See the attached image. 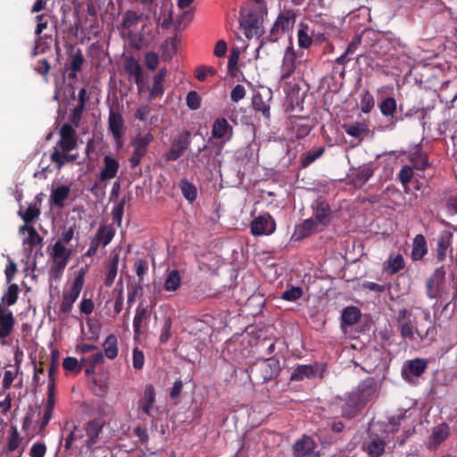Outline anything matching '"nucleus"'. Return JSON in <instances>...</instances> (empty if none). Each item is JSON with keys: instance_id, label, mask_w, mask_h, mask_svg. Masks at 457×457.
<instances>
[{"instance_id": "nucleus-19", "label": "nucleus", "mask_w": 457, "mask_h": 457, "mask_svg": "<svg viewBox=\"0 0 457 457\" xmlns=\"http://www.w3.org/2000/svg\"><path fill=\"white\" fill-rule=\"evenodd\" d=\"M313 219L320 226H327L329 223L331 210L329 204L326 201H316L312 204Z\"/></svg>"}, {"instance_id": "nucleus-30", "label": "nucleus", "mask_w": 457, "mask_h": 457, "mask_svg": "<svg viewBox=\"0 0 457 457\" xmlns=\"http://www.w3.org/2000/svg\"><path fill=\"white\" fill-rule=\"evenodd\" d=\"M154 135L151 132L136 137L131 141L133 152L145 156L147 153L148 146L154 141Z\"/></svg>"}, {"instance_id": "nucleus-27", "label": "nucleus", "mask_w": 457, "mask_h": 457, "mask_svg": "<svg viewBox=\"0 0 457 457\" xmlns=\"http://www.w3.org/2000/svg\"><path fill=\"white\" fill-rule=\"evenodd\" d=\"M317 368L312 365L299 364L290 375L291 381H302L305 378L310 379L316 376Z\"/></svg>"}, {"instance_id": "nucleus-35", "label": "nucleus", "mask_w": 457, "mask_h": 457, "mask_svg": "<svg viewBox=\"0 0 457 457\" xmlns=\"http://www.w3.org/2000/svg\"><path fill=\"white\" fill-rule=\"evenodd\" d=\"M151 312L148 311L147 307H144L139 304L136 310V314L133 320V328L135 335H139L141 333V327L143 322L146 323L150 319Z\"/></svg>"}, {"instance_id": "nucleus-47", "label": "nucleus", "mask_w": 457, "mask_h": 457, "mask_svg": "<svg viewBox=\"0 0 457 457\" xmlns=\"http://www.w3.org/2000/svg\"><path fill=\"white\" fill-rule=\"evenodd\" d=\"M252 104L253 110L261 112L264 118L269 119L270 117V105L262 99L261 95L253 97Z\"/></svg>"}, {"instance_id": "nucleus-60", "label": "nucleus", "mask_w": 457, "mask_h": 457, "mask_svg": "<svg viewBox=\"0 0 457 457\" xmlns=\"http://www.w3.org/2000/svg\"><path fill=\"white\" fill-rule=\"evenodd\" d=\"M84 110L85 106L82 105H77L73 109L72 113L70 116V124H71L72 127L78 128L79 126Z\"/></svg>"}, {"instance_id": "nucleus-53", "label": "nucleus", "mask_w": 457, "mask_h": 457, "mask_svg": "<svg viewBox=\"0 0 457 457\" xmlns=\"http://www.w3.org/2000/svg\"><path fill=\"white\" fill-rule=\"evenodd\" d=\"M40 215V210L36 205H29L21 214L22 220L26 224L32 223Z\"/></svg>"}, {"instance_id": "nucleus-39", "label": "nucleus", "mask_w": 457, "mask_h": 457, "mask_svg": "<svg viewBox=\"0 0 457 457\" xmlns=\"http://www.w3.org/2000/svg\"><path fill=\"white\" fill-rule=\"evenodd\" d=\"M104 355L110 359L113 360L118 355V339L117 337L113 334H110L104 340Z\"/></svg>"}, {"instance_id": "nucleus-46", "label": "nucleus", "mask_w": 457, "mask_h": 457, "mask_svg": "<svg viewBox=\"0 0 457 457\" xmlns=\"http://www.w3.org/2000/svg\"><path fill=\"white\" fill-rule=\"evenodd\" d=\"M404 267V260L402 254H390L387 260L386 269L390 274H395Z\"/></svg>"}, {"instance_id": "nucleus-36", "label": "nucleus", "mask_w": 457, "mask_h": 457, "mask_svg": "<svg viewBox=\"0 0 457 457\" xmlns=\"http://www.w3.org/2000/svg\"><path fill=\"white\" fill-rule=\"evenodd\" d=\"M71 189L68 186L62 185L52 190L50 200L57 207H63L64 201L69 197Z\"/></svg>"}, {"instance_id": "nucleus-8", "label": "nucleus", "mask_w": 457, "mask_h": 457, "mask_svg": "<svg viewBox=\"0 0 457 457\" xmlns=\"http://www.w3.org/2000/svg\"><path fill=\"white\" fill-rule=\"evenodd\" d=\"M293 454L295 457H320L317 450V444L309 436L303 435L293 445Z\"/></svg>"}, {"instance_id": "nucleus-50", "label": "nucleus", "mask_w": 457, "mask_h": 457, "mask_svg": "<svg viewBox=\"0 0 457 457\" xmlns=\"http://www.w3.org/2000/svg\"><path fill=\"white\" fill-rule=\"evenodd\" d=\"M85 430L80 429L77 427H74L73 430L69 434L67 438L65 439L64 447L66 450L71 449L73 442L75 441H82L84 443V440L86 438V434H84Z\"/></svg>"}, {"instance_id": "nucleus-11", "label": "nucleus", "mask_w": 457, "mask_h": 457, "mask_svg": "<svg viewBox=\"0 0 457 457\" xmlns=\"http://www.w3.org/2000/svg\"><path fill=\"white\" fill-rule=\"evenodd\" d=\"M276 229V223L270 214L261 215L251 222L253 236L270 235Z\"/></svg>"}, {"instance_id": "nucleus-38", "label": "nucleus", "mask_w": 457, "mask_h": 457, "mask_svg": "<svg viewBox=\"0 0 457 457\" xmlns=\"http://www.w3.org/2000/svg\"><path fill=\"white\" fill-rule=\"evenodd\" d=\"M179 187L188 203H193L197 197L196 187L187 179H182L179 183Z\"/></svg>"}, {"instance_id": "nucleus-43", "label": "nucleus", "mask_w": 457, "mask_h": 457, "mask_svg": "<svg viewBox=\"0 0 457 457\" xmlns=\"http://www.w3.org/2000/svg\"><path fill=\"white\" fill-rule=\"evenodd\" d=\"M181 278L177 270H170L164 281V289L169 292H174L180 287Z\"/></svg>"}, {"instance_id": "nucleus-12", "label": "nucleus", "mask_w": 457, "mask_h": 457, "mask_svg": "<svg viewBox=\"0 0 457 457\" xmlns=\"http://www.w3.org/2000/svg\"><path fill=\"white\" fill-rule=\"evenodd\" d=\"M234 129L228 121L223 118H217L212 126V137L215 139H220L222 143L231 140L233 137Z\"/></svg>"}, {"instance_id": "nucleus-1", "label": "nucleus", "mask_w": 457, "mask_h": 457, "mask_svg": "<svg viewBox=\"0 0 457 457\" xmlns=\"http://www.w3.org/2000/svg\"><path fill=\"white\" fill-rule=\"evenodd\" d=\"M418 309L422 312L423 320L428 324V327L423 329V324L417 321L414 326L411 319L412 313L409 310L403 308L398 311L396 317L401 337L404 339L412 341L414 339V335L416 334L420 340H427L429 343L435 342L436 340L437 329L433 325L430 312L428 309Z\"/></svg>"}, {"instance_id": "nucleus-44", "label": "nucleus", "mask_w": 457, "mask_h": 457, "mask_svg": "<svg viewBox=\"0 0 457 457\" xmlns=\"http://www.w3.org/2000/svg\"><path fill=\"white\" fill-rule=\"evenodd\" d=\"M142 12L130 10L127 11L123 16L122 28L125 29H131L137 25V23L142 20Z\"/></svg>"}, {"instance_id": "nucleus-45", "label": "nucleus", "mask_w": 457, "mask_h": 457, "mask_svg": "<svg viewBox=\"0 0 457 457\" xmlns=\"http://www.w3.org/2000/svg\"><path fill=\"white\" fill-rule=\"evenodd\" d=\"M427 367V361L420 358L411 360L408 362V370L412 376L415 377L421 376L425 372Z\"/></svg>"}, {"instance_id": "nucleus-16", "label": "nucleus", "mask_w": 457, "mask_h": 457, "mask_svg": "<svg viewBox=\"0 0 457 457\" xmlns=\"http://www.w3.org/2000/svg\"><path fill=\"white\" fill-rule=\"evenodd\" d=\"M453 235L449 230H443L437 237L436 246V257L437 262H442L445 260L449 250L452 253L453 249L451 245L453 243Z\"/></svg>"}, {"instance_id": "nucleus-9", "label": "nucleus", "mask_w": 457, "mask_h": 457, "mask_svg": "<svg viewBox=\"0 0 457 457\" xmlns=\"http://www.w3.org/2000/svg\"><path fill=\"white\" fill-rule=\"evenodd\" d=\"M365 405L360 400L354 392L349 393L344 400L341 406V415L345 419H353L359 415Z\"/></svg>"}, {"instance_id": "nucleus-21", "label": "nucleus", "mask_w": 457, "mask_h": 457, "mask_svg": "<svg viewBox=\"0 0 457 457\" xmlns=\"http://www.w3.org/2000/svg\"><path fill=\"white\" fill-rule=\"evenodd\" d=\"M124 120L118 112L110 111L108 118V129L116 141L121 140L123 137Z\"/></svg>"}, {"instance_id": "nucleus-25", "label": "nucleus", "mask_w": 457, "mask_h": 457, "mask_svg": "<svg viewBox=\"0 0 457 457\" xmlns=\"http://www.w3.org/2000/svg\"><path fill=\"white\" fill-rule=\"evenodd\" d=\"M120 164L115 158L105 155L104 157V168L100 171V179L105 181L114 179L117 176Z\"/></svg>"}, {"instance_id": "nucleus-2", "label": "nucleus", "mask_w": 457, "mask_h": 457, "mask_svg": "<svg viewBox=\"0 0 457 457\" xmlns=\"http://www.w3.org/2000/svg\"><path fill=\"white\" fill-rule=\"evenodd\" d=\"M60 139L57 141L50 159L55 164L57 169H61L67 162H73L77 155L68 153L76 149L78 146V135L75 129L70 123H64L60 129Z\"/></svg>"}, {"instance_id": "nucleus-41", "label": "nucleus", "mask_w": 457, "mask_h": 457, "mask_svg": "<svg viewBox=\"0 0 457 457\" xmlns=\"http://www.w3.org/2000/svg\"><path fill=\"white\" fill-rule=\"evenodd\" d=\"M115 236V229L112 225L99 226L96 237L100 239L104 247L107 246Z\"/></svg>"}, {"instance_id": "nucleus-55", "label": "nucleus", "mask_w": 457, "mask_h": 457, "mask_svg": "<svg viewBox=\"0 0 457 457\" xmlns=\"http://www.w3.org/2000/svg\"><path fill=\"white\" fill-rule=\"evenodd\" d=\"M134 270L138 277V284L141 285V283L144 280V276L148 270V264L147 262L144 259L137 260L134 263Z\"/></svg>"}, {"instance_id": "nucleus-61", "label": "nucleus", "mask_w": 457, "mask_h": 457, "mask_svg": "<svg viewBox=\"0 0 457 457\" xmlns=\"http://www.w3.org/2000/svg\"><path fill=\"white\" fill-rule=\"evenodd\" d=\"M171 325H172L171 319L170 317H167L164 320V324H163V327H162V332L160 335V342L162 344H165L170 339V337L171 336V333H170Z\"/></svg>"}, {"instance_id": "nucleus-17", "label": "nucleus", "mask_w": 457, "mask_h": 457, "mask_svg": "<svg viewBox=\"0 0 457 457\" xmlns=\"http://www.w3.org/2000/svg\"><path fill=\"white\" fill-rule=\"evenodd\" d=\"M297 59V54L295 50L293 48V46H288L286 49L282 65H281V74H280V79L281 80H287L289 79L294 72L295 71L296 65L295 62Z\"/></svg>"}, {"instance_id": "nucleus-15", "label": "nucleus", "mask_w": 457, "mask_h": 457, "mask_svg": "<svg viewBox=\"0 0 457 457\" xmlns=\"http://www.w3.org/2000/svg\"><path fill=\"white\" fill-rule=\"evenodd\" d=\"M104 422L102 419H94L87 421L85 425L84 430L86 438L84 440V445L87 448H91L97 443L98 436L102 432Z\"/></svg>"}, {"instance_id": "nucleus-5", "label": "nucleus", "mask_w": 457, "mask_h": 457, "mask_svg": "<svg viewBox=\"0 0 457 457\" xmlns=\"http://www.w3.org/2000/svg\"><path fill=\"white\" fill-rule=\"evenodd\" d=\"M295 22V15L292 11L280 12L270 29L269 35L261 38L258 50L262 49L267 43L277 42L282 35L293 29Z\"/></svg>"}, {"instance_id": "nucleus-4", "label": "nucleus", "mask_w": 457, "mask_h": 457, "mask_svg": "<svg viewBox=\"0 0 457 457\" xmlns=\"http://www.w3.org/2000/svg\"><path fill=\"white\" fill-rule=\"evenodd\" d=\"M280 370L278 359L269 357L256 361L249 368V378L257 384H263L277 378Z\"/></svg>"}, {"instance_id": "nucleus-52", "label": "nucleus", "mask_w": 457, "mask_h": 457, "mask_svg": "<svg viewBox=\"0 0 457 457\" xmlns=\"http://www.w3.org/2000/svg\"><path fill=\"white\" fill-rule=\"evenodd\" d=\"M298 46L300 48L307 49L312 44V38L307 33V26H302L297 32Z\"/></svg>"}, {"instance_id": "nucleus-31", "label": "nucleus", "mask_w": 457, "mask_h": 457, "mask_svg": "<svg viewBox=\"0 0 457 457\" xmlns=\"http://www.w3.org/2000/svg\"><path fill=\"white\" fill-rule=\"evenodd\" d=\"M428 253V244L423 235H417L412 243L411 258L413 261L422 260Z\"/></svg>"}, {"instance_id": "nucleus-29", "label": "nucleus", "mask_w": 457, "mask_h": 457, "mask_svg": "<svg viewBox=\"0 0 457 457\" xmlns=\"http://www.w3.org/2000/svg\"><path fill=\"white\" fill-rule=\"evenodd\" d=\"M167 76L166 68H162L154 78V83L150 88L149 100H154L164 92L163 83Z\"/></svg>"}, {"instance_id": "nucleus-28", "label": "nucleus", "mask_w": 457, "mask_h": 457, "mask_svg": "<svg viewBox=\"0 0 457 457\" xmlns=\"http://www.w3.org/2000/svg\"><path fill=\"white\" fill-rule=\"evenodd\" d=\"M378 107L383 116L390 117V125L391 127H395L397 122V119L395 118V113L397 110L396 100L391 96L386 97L379 104Z\"/></svg>"}, {"instance_id": "nucleus-23", "label": "nucleus", "mask_w": 457, "mask_h": 457, "mask_svg": "<svg viewBox=\"0 0 457 457\" xmlns=\"http://www.w3.org/2000/svg\"><path fill=\"white\" fill-rule=\"evenodd\" d=\"M155 389L153 385L145 387L144 394L138 402L139 408L147 416H152V410L155 403Z\"/></svg>"}, {"instance_id": "nucleus-37", "label": "nucleus", "mask_w": 457, "mask_h": 457, "mask_svg": "<svg viewBox=\"0 0 457 457\" xmlns=\"http://www.w3.org/2000/svg\"><path fill=\"white\" fill-rule=\"evenodd\" d=\"M361 319V311L355 306H349L343 310L341 320L342 325L353 326Z\"/></svg>"}, {"instance_id": "nucleus-63", "label": "nucleus", "mask_w": 457, "mask_h": 457, "mask_svg": "<svg viewBox=\"0 0 457 457\" xmlns=\"http://www.w3.org/2000/svg\"><path fill=\"white\" fill-rule=\"evenodd\" d=\"M46 453V445L43 442H37L32 445L29 455L31 457H45Z\"/></svg>"}, {"instance_id": "nucleus-33", "label": "nucleus", "mask_w": 457, "mask_h": 457, "mask_svg": "<svg viewBox=\"0 0 457 457\" xmlns=\"http://www.w3.org/2000/svg\"><path fill=\"white\" fill-rule=\"evenodd\" d=\"M445 277V270L444 266L437 267L433 274L427 279L426 281V287L428 292L432 291L434 287H438L441 285ZM428 296L429 298H434L435 295H432L430 293H428Z\"/></svg>"}, {"instance_id": "nucleus-62", "label": "nucleus", "mask_w": 457, "mask_h": 457, "mask_svg": "<svg viewBox=\"0 0 457 457\" xmlns=\"http://www.w3.org/2000/svg\"><path fill=\"white\" fill-rule=\"evenodd\" d=\"M412 176H413L412 168L408 165H404L402 167V169L398 174V179H399V181L403 185L405 186L411 181Z\"/></svg>"}, {"instance_id": "nucleus-34", "label": "nucleus", "mask_w": 457, "mask_h": 457, "mask_svg": "<svg viewBox=\"0 0 457 457\" xmlns=\"http://www.w3.org/2000/svg\"><path fill=\"white\" fill-rule=\"evenodd\" d=\"M85 62L81 49L78 48L71 56L70 72L68 78L76 79L78 72L81 71L82 65Z\"/></svg>"}, {"instance_id": "nucleus-7", "label": "nucleus", "mask_w": 457, "mask_h": 457, "mask_svg": "<svg viewBox=\"0 0 457 457\" xmlns=\"http://www.w3.org/2000/svg\"><path fill=\"white\" fill-rule=\"evenodd\" d=\"M84 286V272H79L72 282L69 292H64L59 310L63 314L71 312L73 303L79 298Z\"/></svg>"}, {"instance_id": "nucleus-24", "label": "nucleus", "mask_w": 457, "mask_h": 457, "mask_svg": "<svg viewBox=\"0 0 457 457\" xmlns=\"http://www.w3.org/2000/svg\"><path fill=\"white\" fill-rule=\"evenodd\" d=\"M386 442L378 435H374L370 441L364 443L362 445L363 451L370 457H380L385 453Z\"/></svg>"}, {"instance_id": "nucleus-51", "label": "nucleus", "mask_w": 457, "mask_h": 457, "mask_svg": "<svg viewBox=\"0 0 457 457\" xmlns=\"http://www.w3.org/2000/svg\"><path fill=\"white\" fill-rule=\"evenodd\" d=\"M129 195L123 196L122 199L118 203V204L113 208L112 210V221L116 223L118 226H120L123 212H124V206L128 200H129Z\"/></svg>"}, {"instance_id": "nucleus-59", "label": "nucleus", "mask_w": 457, "mask_h": 457, "mask_svg": "<svg viewBox=\"0 0 457 457\" xmlns=\"http://www.w3.org/2000/svg\"><path fill=\"white\" fill-rule=\"evenodd\" d=\"M60 352L57 349H54L51 352V365L48 370V378L54 377L59 368Z\"/></svg>"}, {"instance_id": "nucleus-54", "label": "nucleus", "mask_w": 457, "mask_h": 457, "mask_svg": "<svg viewBox=\"0 0 457 457\" xmlns=\"http://www.w3.org/2000/svg\"><path fill=\"white\" fill-rule=\"evenodd\" d=\"M303 295V289L300 287H292L289 289H287L282 294V299L288 301V302H294L298 299H300Z\"/></svg>"}, {"instance_id": "nucleus-20", "label": "nucleus", "mask_w": 457, "mask_h": 457, "mask_svg": "<svg viewBox=\"0 0 457 457\" xmlns=\"http://www.w3.org/2000/svg\"><path fill=\"white\" fill-rule=\"evenodd\" d=\"M318 227L319 225L313 218L306 219L302 223L295 226L292 237L297 241L302 240L312 233L317 232L319 230Z\"/></svg>"}, {"instance_id": "nucleus-26", "label": "nucleus", "mask_w": 457, "mask_h": 457, "mask_svg": "<svg viewBox=\"0 0 457 457\" xmlns=\"http://www.w3.org/2000/svg\"><path fill=\"white\" fill-rule=\"evenodd\" d=\"M408 159L413 164V168L419 170H425L430 166L428 154L423 152L420 147H416L409 154Z\"/></svg>"}, {"instance_id": "nucleus-22", "label": "nucleus", "mask_w": 457, "mask_h": 457, "mask_svg": "<svg viewBox=\"0 0 457 457\" xmlns=\"http://www.w3.org/2000/svg\"><path fill=\"white\" fill-rule=\"evenodd\" d=\"M71 254V251L66 248L61 241H57L54 245L52 256L54 259L55 264L59 270H64L69 262Z\"/></svg>"}, {"instance_id": "nucleus-14", "label": "nucleus", "mask_w": 457, "mask_h": 457, "mask_svg": "<svg viewBox=\"0 0 457 457\" xmlns=\"http://www.w3.org/2000/svg\"><path fill=\"white\" fill-rule=\"evenodd\" d=\"M450 435V428L446 423H441L433 428L432 432L426 442V446L431 451L436 450Z\"/></svg>"}, {"instance_id": "nucleus-64", "label": "nucleus", "mask_w": 457, "mask_h": 457, "mask_svg": "<svg viewBox=\"0 0 457 457\" xmlns=\"http://www.w3.org/2000/svg\"><path fill=\"white\" fill-rule=\"evenodd\" d=\"M145 62L147 69L154 71L159 63V57L154 52L146 53L145 55Z\"/></svg>"}, {"instance_id": "nucleus-3", "label": "nucleus", "mask_w": 457, "mask_h": 457, "mask_svg": "<svg viewBox=\"0 0 457 457\" xmlns=\"http://www.w3.org/2000/svg\"><path fill=\"white\" fill-rule=\"evenodd\" d=\"M267 5L250 6L240 10V26L247 38L260 37L262 35V21L267 15Z\"/></svg>"}, {"instance_id": "nucleus-13", "label": "nucleus", "mask_w": 457, "mask_h": 457, "mask_svg": "<svg viewBox=\"0 0 457 457\" xmlns=\"http://www.w3.org/2000/svg\"><path fill=\"white\" fill-rule=\"evenodd\" d=\"M124 70L141 90L145 85L143 69L138 61L133 56H127L123 62Z\"/></svg>"}, {"instance_id": "nucleus-42", "label": "nucleus", "mask_w": 457, "mask_h": 457, "mask_svg": "<svg viewBox=\"0 0 457 457\" xmlns=\"http://www.w3.org/2000/svg\"><path fill=\"white\" fill-rule=\"evenodd\" d=\"M325 152L324 146L313 148L301 156V167L307 168L313 162L319 159Z\"/></svg>"}, {"instance_id": "nucleus-6", "label": "nucleus", "mask_w": 457, "mask_h": 457, "mask_svg": "<svg viewBox=\"0 0 457 457\" xmlns=\"http://www.w3.org/2000/svg\"><path fill=\"white\" fill-rule=\"evenodd\" d=\"M192 134L189 130H184L174 137L171 140L170 149L163 154L166 162L179 160L188 149L191 144Z\"/></svg>"}, {"instance_id": "nucleus-49", "label": "nucleus", "mask_w": 457, "mask_h": 457, "mask_svg": "<svg viewBox=\"0 0 457 457\" xmlns=\"http://www.w3.org/2000/svg\"><path fill=\"white\" fill-rule=\"evenodd\" d=\"M375 104L374 97L369 90H364L361 96L360 108L363 113H369Z\"/></svg>"}, {"instance_id": "nucleus-57", "label": "nucleus", "mask_w": 457, "mask_h": 457, "mask_svg": "<svg viewBox=\"0 0 457 457\" xmlns=\"http://www.w3.org/2000/svg\"><path fill=\"white\" fill-rule=\"evenodd\" d=\"M21 440L22 438L20 436L17 428L12 427L8 442V450L10 452L15 451L19 447Z\"/></svg>"}, {"instance_id": "nucleus-58", "label": "nucleus", "mask_w": 457, "mask_h": 457, "mask_svg": "<svg viewBox=\"0 0 457 457\" xmlns=\"http://www.w3.org/2000/svg\"><path fill=\"white\" fill-rule=\"evenodd\" d=\"M187 105L190 110H197L201 106V97L196 91H189L187 95Z\"/></svg>"}, {"instance_id": "nucleus-56", "label": "nucleus", "mask_w": 457, "mask_h": 457, "mask_svg": "<svg viewBox=\"0 0 457 457\" xmlns=\"http://www.w3.org/2000/svg\"><path fill=\"white\" fill-rule=\"evenodd\" d=\"M43 238L37 232L35 228H29L28 237L23 240V245H29L30 246H36L41 245Z\"/></svg>"}, {"instance_id": "nucleus-40", "label": "nucleus", "mask_w": 457, "mask_h": 457, "mask_svg": "<svg viewBox=\"0 0 457 457\" xmlns=\"http://www.w3.org/2000/svg\"><path fill=\"white\" fill-rule=\"evenodd\" d=\"M373 176V169L364 167L359 170L352 179V184L356 188L362 187L367 181Z\"/></svg>"}, {"instance_id": "nucleus-48", "label": "nucleus", "mask_w": 457, "mask_h": 457, "mask_svg": "<svg viewBox=\"0 0 457 457\" xmlns=\"http://www.w3.org/2000/svg\"><path fill=\"white\" fill-rule=\"evenodd\" d=\"M19 287L17 284H11L2 297V303L7 306L13 305L18 299Z\"/></svg>"}, {"instance_id": "nucleus-32", "label": "nucleus", "mask_w": 457, "mask_h": 457, "mask_svg": "<svg viewBox=\"0 0 457 457\" xmlns=\"http://www.w3.org/2000/svg\"><path fill=\"white\" fill-rule=\"evenodd\" d=\"M119 255L117 253L111 255L109 262H107L106 274L104 280V285L106 287L112 286L118 272Z\"/></svg>"}, {"instance_id": "nucleus-10", "label": "nucleus", "mask_w": 457, "mask_h": 457, "mask_svg": "<svg viewBox=\"0 0 457 457\" xmlns=\"http://www.w3.org/2000/svg\"><path fill=\"white\" fill-rule=\"evenodd\" d=\"M353 392L357 396H359L360 400L366 406V404L373 400L377 395V381L373 378H367L358 385Z\"/></svg>"}, {"instance_id": "nucleus-18", "label": "nucleus", "mask_w": 457, "mask_h": 457, "mask_svg": "<svg viewBox=\"0 0 457 457\" xmlns=\"http://www.w3.org/2000/svg\"><path fill=\"white\" fill-rule=\"evenodd\" d=\"M15 325L12 312L0 303V339L11 335Z\"/></svg>"}]
</instances>
